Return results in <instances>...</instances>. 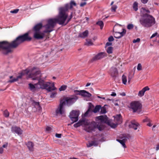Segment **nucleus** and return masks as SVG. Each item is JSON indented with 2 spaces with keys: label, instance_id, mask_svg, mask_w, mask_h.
I'll return each mask as SVG.
<instances>
[{
  "label": "nucleus",
  "instance_id": "nucleus-35",
  "mask_svg": "<svg viewBox=\"0 0 159 159\" xmlns=\"http://www.w3.org/2000/svg\"><path fill=\"white\" fill-rule=\"evenodd\" d=\"M72 17V12H71V14L68 18L66 22L64 24V25H66L70 20Z\"/></svg>",
  "mask_w": 159,
  "mask_h": 159
},
{
  "label": "nucleus",
  "instance_id": "nucleus-30",
  "mask_svg": "<svg viewBox=\"0 0 159 159\" xmlns=\"http://www.w3.org/2000/svg\"><path fill=\"white\" fill-rule=\"evenodd\" d=\"M96 24L100 26L101 29H102L104 26L103 22L102 21H98L97 22Z\"/></svg>",
  "mask_w": 159,
  "mask_h": 159
},
{
  "label": "nucleus",
  "instance_id": "nucleus-45",
  "mask_svg": "<svg viewBox=\"0 0 159 159\" xmlns=\"http://www.w3.org/2000/svg\"><path fill=\"white\" fill-rule=\"evenodd\" d=\"M91 111V109L90 108H89V109L84 114V116H87V115L88 114L89 112Z\"/></svg>",
  "mask_w": 159,
  "mask_h": 159
},
{
  "label": "nucleus",
  "instance_id": "nucleus-13",
  "mask_svg": "<svg viewBox=\"0 0 159 159\" xmlns=\"http://www.w3.org/2000/svg\"><path fill=\"white\" fill-rule=\"evenodd\" d=\"M11 130L12 132L15 133L18 135H21L22 134L23 131L20 128L16 126L12 127Z\"/></svg>",
  "mask_w": 159,
  "mask_h": 159
},
{
  "label": "nucleus",
  "instance_id": "nucleus-42",
  "mask_svg": "<svg viewBox=\"0 0 159 159\" xmlns=\"http://www.w3.org/2000/svg\"><path fill=\"white\" fill-rule=\"evenodd\" d=\"M100 112L102 114L106 113V108L104 107L101 108Z\"/></svg>",
  "mask_w": 159,
  "mask_h": 159
},
{
  "label": "nucleus",
  "instance_id": "nucleus-12",
  "mask_svg": "<svg viewBox=\"0 0 159 159\" xmlns=\"http://www.w3.org/2000/svg\"><path fill=\"white\" fill-rule=\"evenodd\" d=\"M109 73L112 77L115 78L118 75L117 69L114 67H111L109 70Z\"/></svg>",
  "mask_w": 159,
  "mask_h": 159
},
{
  "label": "nucleus",
  "instance_id": "nucleus-55",
  "mask_svg": "<svg viewBox=\"0 0 159 159\" xmlns=\"http://www.w3.org/2000/svg\"><path fill=\"white\" fill-rule=\"evenodd\" d=\"M124 137L125 138L129 139L130 138V136L129 134H125L124 135Z\"/></svg>",
  "mask_w": 159,
  "mask_h": 159
},
{
  "label": "nucleus",
  "instance_id": "nucleus-21",
  "mask_svg": "<svg viewBox=\"0 0 159 159\" xmlns=\"http://www.w3.org/2000/svg\"><path fill=\"white\" fill-rule=\"evenodd\" d=\"M88 31L87 30H86L85 31L79 34V37L83 38H85L87 36L88 34Z\"/></svg>",
  "mask_w": 159,
  "mask_h": 159
},
{
  "label": "nucleus",
  "instance_id": "nucleus-23",
  "mask_svg": "<svg viewBox=\"0 0 159 159\" xmlns=\"http://www.w3.org/2000/svg\"><path fill=\"white\" fill-rule=\"evenodd\" d=\"M95 128V126L92 125H90L88 126L86 130L88 132H90L92 131H94Z\"/></svg>",
  "mask_w": 159,
  "mask_h": 159
},
{
  "label": "nucleus",
  "instance_id": "nucleus-38",
  "mask_svg": "<svg viewBox=\"0 0 159 159\" xmlns=\"http://www.w3.org/2000/svg\"><path fill=\"white\" fill-rule=\"evenodd\" d=\"M116 140L119 142L123 146L124 148H125L126 147L125 144L124 143V142H123L122 140L119 139H117Z\"/></svg>",
  "mask_w": 159,
  "mask_h": 159
},
{
  "label": "nucleus",
  "instance_id": "nucleus-49",
  "mask_svg": "<svg viewBox=\"0 0 159 159\" xmlns=\"http://www.w3.org/2000/svg\"><path fill=\"white\" fill-rule=\"evenodd\" d=\"M46 130L47 131L50 132L52 130V128L50 127L47 126L46 128Z\"/></svg>",
  "mask_w": 159,
  "mask_h": 159
},
{
  "label": "nucleus",
  "instance_id": "nucleus-46",
  "mask_svg": "<svg viewBox=\"0 0 159 159\" xmlns=\"http://www.w3.org/2000/svg\"><path fill=\"white\" fill-rule=\"evenodd\" d=\"M114 40V38L112 36H110L108 39V40L110 42L113 41Z\"/></svg>",
  "mask_w": 159,
  "mask_h": 159
},
{
  "label": "nucleus",
  "instance_id": "nucleus-54",
  "mask_svg": "<svg viewBox=\"0 0 159 159\" xmlns=\"http://www.w3.org/2000/svg\"><path fill=\"white\" fill-rule=\"evenodd\" d=\"M141 1L142 3L145 4L148 2V0H141Z\"/></svg>",
  "mask_w": 159,
  "mask_h": 159
},
{
  "label": "nucleus",
  "instance_id": "nucleus-62",
  "mask_svg": "<svg viewBox=\"0 0 159 159\" xmlns=\"http://www.w3.org/2000/svg\"><path fill=\"white\" fill-rule=\"evenodd\" d=\"M111 96H115L116 95V93L114 92H112V93L111 94Z\"/></svg>",
  "mask_w": 159,
  "mask_h": 159
},
{
  "label": "nucleus",
  "instance_id": "nucleus-36",
  "mask_svg": "<svg viewBox=\"0 0 159 159\" xmlns=\"http://www.w3.org/2000/svg\"><path fill=\"white\" fill-rule=\"evenodd\" d=\"M82 91V90L80 91L78 90H74V93L76 95H81Z\"/></svg>",
  "mask_w": 159,
  "mask_h": 159
},
{
  "label": "nucleus",
  "instance_id": "nucleus-8",
  "mask_svg": "<svg viewBox=\"0 0 159 159\" xmlns=\"http://www.w3.org/2000/svg\"><path fill=\"white\" fill-rule=\"evenodd\" d=\"M79 114L80 112L78 111L73 110L70 113L69 117L71 121H72V124L77 121L78 120Z\"/></svg>",
  "mask_w": 159,
  "mask_h": 159
},
{
  "label": "nucleus",
  "instance_id": "nucleus-59",
  "mask_svg": "<svg viewBox=\"0 0 159 159\" xmlns=\"http://www.w3.org/2000/svg\"><path fill=\"white\" fill-rule=\"evenodd\" d=\"M156 41L158 43H159V34L156 37Z\"/></svg>",
  "mask_w": 159,
  "mask_h": 159
},
{
  "label": "nucleus",
  "instance_id": "nucleus-25",
  "mask_svg": "<svg viewBox=\"0 0 159 159\" xmlns=\"http://www.w3.org/2000/svg\"><path fill=\"white\" fill-rule=\"evenodd\" d=\"M69 4V9H72L74 6H76V3L74 0H71L70 2V4Z\"/></svg>",
  "mask_w": 159,
  "mask_h": 159
},
{
  "label": "nucleus",
  "instance_id": "nucleus-5",
  "mask_svg": "<svg viewBox=\"0 0 159 159\" xmlns=\"http://www.w3.org/2000/svg\"><path fill=\"white\" fill-rule=\"evenodd\" d=\"M69 9V4H66L64 7H61L59 9V12L57 18H53L55 22L57 23L60 25H64L68 16L66 13Z\"/></svg>",
  "mask_w": 159,
  "mask_h": 159
},
{
  "label": "nucleus",
  "instance_id": "nucleus-64",
  "mask_svg": "<svg viewBox=\"0 0 159 159\" xmlns=\"http://www.w3.org/2000/svg\"><path fill=\"white\" fill-rule=\"evenodd\" d=\"M121 95L123 96H125V93L124 92H122L121 93Z\"/></svg>",
  "mask_w": 159,
  "mask_h": 159
},
{
  "label": "nucleus",
  "instance_id": "nucleus-18",
  "mask_svg": "<svg viewBox=\"0 0 159 159\" xmlns=\"http://www.w3.org/2000/svg\"><path fill=\"white\" fill-rule=\"evenodd\" d=\"M149 90L150 88L148 86L143 88L141 91H140V97L143 96L144 95L145 92Z\"/></svg>",
  "mask_w": 159,
  "mask_h": 159
},
{
  "label": "nucleus",
  "instance_id": "nucleus-63",
  "mask_svg": "<svg viewBox=\"0 0 159 159\" xmlns=\"http://www.w3.org/2000/svg\"><path fill=\"white\" fill-rule=\"evenodd\" d=\"M91 84V83H88L86 85V87H88V86H89V85H90Z\"/></svg>",
  "mask_w": 159,
  "mask_h": 159
},
{
  "label": "nucleus",
  "instance_id": "nucleus-26",
  "mask_svg": "<svg viewBox=\"0 0 159 159\" xmlns=\"http://www.w3.org/2000/svg\"><path fill=\"white\" fill-rule=\"evenodd\" d=\"M27 145L30 150L32 151L33 150L34 144L32 142H28L27 144Z\"/></svg>",
  "mask_w": 159,
  "mask_h": 159
},
{
  "label": "nucleus",
  "instance_id": "nucleus-4",
  "mask_svg": "<svg viewBox=\"0 0 159 159\" xmlns=\"http://www.w3.org/2000/svg\"><path fill=\"white\" fill-rule=\"evenodd\" d=\"M78 99V97L76 96H72L70 97L64 98L60 101L59 106L56 110L57 115L59 114L62 115L64 113L65 110L63 106L66 104L67 106H70L74 103Z\"/></svg>",
  "mask_w": 159,
  "mask_h": 159
},
{
  "label": "nucleus",
  "instance_id": "nucleus-20",
  "mask_svg": "<svg viewBox=\"0 0 159 159\" xmlns=\"http://www.w3.org/2000/svg\"><path fill=\"white\" fill-rule=\"evenodd\" d=\"M115 120H116L117 123L120 124L122 122V116L120 114L117 115L115 117Z\"/></svg>",
  "mask_w": 159,
  "mask_h": 159
},
{
  "label": "nucleus",
  "instance_id": "nucleus-50",
  "mask_svg": "<svg viewBox=\"0 0 159 159\" xmlns=\"http://www.w3.org/2000/svg\"><path fill=\"white\" fill-rule=\"evenodd\" d=\"M56 137L58 138H61V134H56Z\"/></svg>",
  "mask_w": 159,
  "mask_h": 159
},
{
  "label": "nucleus",
  "instance_id": "nucleus-56",
  "mask_svg": "<svg viewBox=\"0 0 159 159\" xmlns=\"http://www.w3.org/2000/svg\"><path fill=\"white\" fill-rule=\"evenodd\" d=\"M7 145H8V143H6L5 144H3L2 145V148H6L7 147Z\"/></svg>",
  "mask_w": 159,
  "mask_h": 159
},
{
  "label": "nucleus",
  "instance_id": "nucleus-34",
  "mask_svg": "<svg viewBox=\"0 0 159 159\" xmlns=\"http://www.w3.org/2000/svg\"><path fill=\"white\" fill-rule=\"evenodd\" d=\"M67 87V86L66 85H63L61 86L59 88V90L61 91L65 90Z\"/></svg>",
  "mask_w": 159,
  "mask_h": 159
},
{
  "label": "nucleus",
  "instance_id": "nucleus-48",
  "mask_svg": "<svg viewBox=\"0 0 159 159\" xmlns=\"http://www.w3.org/2000/svg\"><path fill=\"white\" fill-rule=\"evenodd\" d=\"M158 35V33L157 32H156L155 33L153 34L152 36L150 38L152 39L154 37H155L156 36H157Z\"/></svg>",
  "mask_w": 159,
  "mask_h": 159
},
{
  "label": "nucleus",
  "instance_id": "nucleus-19",
  "mask_svg": "<svg viewBox=\"0 0 159 159\" xmlns=\"http://www.w3.org/2000/svg\"><path fill=\"white\" fill-rule=\"evenodd\" d=\"M81 96L84 97L89 98L92 96V95L89 92L84 90H82Z\"/></svg>",
  "mask_w": 159,
  "mask_h": 159
},
{
  "label": "nucleus",
  "instance_id": "nucleus-15",
  "mask_svg": "<svg viewBox=\"0 0 159 159\" xmlns=\"http://www.w3.org/2000/svg\"><path fill=\"white\" fill-rule=\"evenodd\" d=\"M43 27L41 23H39L36 25L33 28V30L34 32H40V30Z\"/></svg>",
  "mask_w": 159,
  "mask_h": 159
},
{
  "label": "nucleus",
  "instance_id": "nucleus-9",
  "mask_svg": "<svg viewBox=\"0 0 159 159\" xmlns=\"http://www.w3.org/2000/svg\"><path fill=\"white\" fill-rule=\"evenodd\" d=\"M107 56V54L105 52H101L95 56L92 59V61L100 60Z\"/></svg>",
  "mask_w": 159,
  "mask_h": 159
},
{
  "label": "nucleus",
  "instance_id": "nucleus-31",
  "mask_svg": "<svg viewBox=\"0 0 159 159\" xmlns=\"http://www.w3.org/2000/svg\"><path fill=\"white\" fill-rule=\"evenodd\" d=\"M113 48L112 47H109L107 49V52L108 54H111L112 53Z\"/></svg>",
  "mask_w": 159,
  "mask_h": 159
},
{
  "label": "nucleus",
  "instance_id": "nucleus-47",
  "mask_svg": "<svg viewBox=\"0 0 159 159\" xmlns=\"http://www.w3.org/2000/svg\"><path fill=\"white\" fill-rule=\"evenodd\" d=\"M57 93L56 92H53L51 93L50 97L51 98H53L55 97V96L56 95Z\"/></svg>",
  "mask_w": 159,
  "mask_h": 159
},
{
  "label": "nucleus",
  "instance_id": "nucleus-22",
  "mask_svg": "<svg viewBox=\"0 0 159 159\" xmlns=\"http://www.w3.org/2000/svg\"><path fill=\"white\" fill-rule=\"evenodd\" d=\"M85 124V121L84 120H80L79 121L76 123L74 124V126L75 128L78 127L80 125Z\"/></svg>",
  "mask_w": 159,
  "mask_h": 159
},
{
  "label": "nucleus",
  "instance_id": "nucleus-28",
  "mask_svg": "<svg viewBox=\"0 0 159 159\" xmlns=\"http://www.w3.org/2000/svg\"><path fill=\"white\" fill-rule=\"evenodd\" d=\"M101 108V106L100 105H97L96 106L94 109L93 111H92L93 112L96 113Z\"/></svg>",
  "mask_w": 159,
  "mask_h": 159
},
{
  "label": "nucleus",
  "instance_id": "nucleus-11",
  "mask_svg": "<svg viewBox=\"0 0 159 159\" xmlns=\"http://www.w3.org/2000/svg\"><path fill=\"white\" fill-rule=\"evenodd\" d=\"M45 33L41 32H34V37L37 39H42L45 36Z\"/></svg>",
  "mask_w": 159,
  "mask_h": 159
},
{
  "label": "nucleus",
  "instance_id": "nucleus-3",
  "mask_svg": "<svg viewBox=\"0 0 159 159\" xmlns=\"http://www.w3.org/2000/svg\"><path fill=\"white\" fill-rule=\"evenodd\" d=\"M140 15L141 16L140 22L143 26L150 27L155 23V18L149 14L150 11L147 8L142 7L140 10Z\"/></svg>",
  "mask_w": 159,
  "mask_h": 159
},
{
  "label": "nucleus",
  "instance_id": "nucleus-33",
  "mask_svg": "<svg viewBox=\"0 0 159 159\" xmlns=\"http://www.w3.org/2000/svg\"><path fill=\"white\" fill-rule=\"evenodd\" d=\"M122 81L123 83L125 84L127 82L126 77L124 75H123L122 76Z\"/></svg>",
  "mask_w": 159,
  "mask_h": 159
},
{
  "label": "nucleus",
  "instance_id": "nucleus-7",
  "mask_svg": "<svg viewBox=\"0 0 159 159\" xmlns=\"http://www.w3.org/2000/svg\"><path fill=\"white\" fill-rule=\"evenodd\" d=\"M30 71L28 69L23 70L20 73V75L17 76L16 78L12 79L13 78V76H10L9 78L10 80L8 81V83H12L17 81L19 79L21 78L23 75L25 74H28L29 73Z\"/></svg>",
  "mask_w": 159,
  "mask_h": 159
},
{
  "label": "nucleus",
  "instance_id": "nucleus-17",
  "mask_svg": "<svg viewBox=\"0 0 159 159\" xmlns=\"http://www.w3.org/2000/svg\"><path fill=\"white\" fill-rule=\"evenodd\" d=\"M108 117L106 116H101L96 117V119L100 120L102 122H106L107 120Z\"/></svg>",
  "mask_w": 159,
  "mask_h": 159
},
{
  "label": "nucleus",
  "instance_id": "nucleus-40",
  "mask_svg": "<svg viewBox=\"0 0 159 159\" xmlns=\"http://www.w3.org/2000/svg\"><path fill=\"white\" fill-rule=\"evenodd\" d=\"M97 127L98 129L100 131L102 130L104 128L103 126L101 125H97Z\"/></svg>",
  "mask_w": 159,
  "mask_h": 159
},
{
  "label": "nucleus",
  "instance_id": "nucleus-37",
  "mask_svg": "<svg viewBox=\"0 0 159 159\" xmlns=\"http://www.w3.org/2000/svg\"><path fill=\"white\" fill-rule=\"evenodd\" d=\"M4 115L5 117H8L9 115V113L7 110H6L3 112Z\"/></svg>",
  "mask_w": 159,
  "mask_h": 159
},
{
  "label": "nucleus",
  "instance_id": "nucleus-24",
  "mask_svg": "<svg viewBox=\"0 0 159 159\" xmlns=\"http://www.w3.org/2000/svg\"><path fill=\"white\" fill-rule=\"evenodd\" d=\"M129 128H133L135 130L137 129L138 125L134 122H131V124H129Z\"/></svg>",
  "mask_w": 159,
  "mask_h": 159
},
{
  "label": "nucleus",
  "instance_id": "nucleus-52",
  "mask_svg": "<svg viewBox=\"0 0 159 159\" xmlns=\"http://www.w3.org/2000/svg\"><path fill=\"white\" fill-rule=\"evenodd\" d=\"M139 42V38H137L136 39H134L133 41V42L134 43H135L137 42Z\"/></svg>",
  "mask_w": 159,
  "mask_h": 159
},
{
  "label": "nucleus",
  "instance_id": "nucleus-60",
  "mask_svg": "<svg viewBox=\"0 0 159 159\" xmlns=\"http://www.w3.org/2000/svg\"><path fill=\"white\" fill-rule=\"evenodd\" d=\"M150 120V119L147 118H146L143 120V122H145Z\"/></svg>",
  "mask_w": 159,
  "mask_h": 159
},
{
  "label": "nucleus",
  "instance_id": "nucleus-14",
  "mask_svg": "<svg viewBox=\"0 0 159 159\" xmlns=\"http://www.w3.org/2000/svg\"><path fill=\"white\" fill-rule=\"evenodd\" d=\"M123 31L121 32H116L114 34V37L116 39H120L124 36L126 34V30L125 29H122Z\"/></svg>",
  "mask_w": 159,
  "mask_h": 159
},
{
  "label": "nucleus",
  "instance_id": "nucleus-41",
  "mask_svg": "<svg viewBox=\"0 0 159 159\" xmlns=\"http://www.w3.org/2000/svg\"><path fill=\"white\" fill-rule=\"evenodd\" d=\"M117 8V7L116 5H113L111 7V9L112 11H113L114 12L115 11Z\"/></svg>",
  "mask_w": 159,
  "mask_h": 159
},
{
  "label": "nucleus",
  "instance_id": "nucleus-58",
  "mask_svg": "<svg viewBox=\"0 0 159 159\" xmlns=\"http://www.w3.org/2000/svg\"><path fill=\"white\" fill-rule=\"evenodd\" d=\"M3 152V149L2 148H0V154H2Z\"/></svg>",
  "mask_w": 159,
  "mask_h": 159
},
{
  "label": "nucleus",
  "instance_id": "nucleus-1",
  "mask_svg": "<svg viewBox=\"0 0 159 159\" xmlns=\"http://www.w3.org/2000/svg\"><path fill=\"white\" fill-rule=\"evenodd\" d=\"M29 70L30 74L29 75V77L32 78L33 80H39L38 83L34 85L31 83L29 84V89L31 91H34L37 88L46 89L48 92L56 89L53 83L50 85V82H45L43 80H39L41 78L40 72L38 70L37 68L34 67Z\"/></svg>",
  "mask_w": 159,
  "mask_h": 159
},
{
  "label": "nucleus",
  "instance_id": "nucleus-2",
  "mask_svg": "<svg viewBox=\"0 0 159 159\" xmlns=\"http://www.w3.org/2000/svg\"><path fill=\"white\" fill-rule=\"evenodd\" d=\"M32 39L28 32L18 36L11 43L6 41L0 42V52L4 55H6L12 52L11 48H15L22 43L29 42Z\"/></svg>",
  "mask_w": 159,
  "mask_h": 159
},
{
  "label": "nucleus",
  "instance_id": "nucleus-44",
  "mask_svg": "<svg viewBox=\"0 0 159 159\" xmlns=\"http://www.w3.org/2000/svg\"><path fill=\"white\" fill-rule=\"evenodd\" d=\"M117 124H115L114 123H112L110 125V126L112 128H115L117 127Z\"/></svg>",
  "mask_w": 159,
  "mask_h": 159
},
{
  "label": "nucleus",
  "instance_id": "nucleus-39",
  "mask_svg": "<svg viewBox=\"0 0 159 159\" xmlns=\"http://www.w3.org/2000/svg\"><path fill=\"white\" fill-rule=\"evenodd\" d=\"M134 26L132 24H129L127 26L128 29L130 30L134 28Z\"/></svg>",
  "mask_w": 159,
  "mask_h": 159
},
{
  "label": "nucleus",
  "instance_id": "nucleus-16",
  "mask_svg": "<svg viewBox=\"0 0 159 159\" xmlns=\"http://www.w3.org/2000/svg\"><path fill=\"white\" fill-rule=\"evenodd\" d=\"M32 104L36 109V111H40L41 110L42 108L40 105L39 102H36L34 101Z\"/></svg>",
  "mask_w": 159,
  "mask_h": 159
},
{
  "label": "nucleus",
  "instance_id": "nucleus-10",
  "mask_svg": "<svg viewBox=\"0 0 159 159\" xmlns=\"http://www.w3.org/2000/svg\"><path fill=\"white\" fill-rule=\"evenodd\" d=\"M139 107V101H134L132 102L130 104V108L133 110L134 112H135Z\"/></svg>",
  "mask_w": 159,
  "mask_h": 159
},
{
  "label": "nucleus",
  "instance_id": "nucleus-32",
  "mask_svg": "<svg viewBox=\"0 0 159 159\" xmlns=\"http://www.w3.org/2000/svg\"><path fill=\"white\" fill-rule=\"evenodd\" d=\"M96 142L95 141H92L91 142L89 143L88 144H87V146L88 147H91L93 145H96Z\"/></svg>",
  "mask_w": 159,
  "mask_h": 159
},
{
  "label": "nucleus",
  "instance_id": "nucleus-61",
  "mask_svg": "<svg viewBox=\"0 0 159 159\" xmlns=\"http://www.w3.org/2000/svg\"><path fill=\"white\" fill-rule=\"evenodd\" d=\"M147 126H148L151 127L152 125V124L151 122H149L147 124Z\"/></svg>",
  "mask_w": 159,
  "mask_h": 159
},
{
  "label": "nucleus",
  "instance_id": "nucleus-6",
  "mask_svg": "<svg viewBox=\"0 0 159 159\" xmlns=\"http://www.w3.org/2000/svg\"><path fill=\"white\" fill-rule=\"evenodd\" d=\"M56 23L53 19H50L48 20L47 23L43 26L45 28V30L43 32L48 33V35L50 34L49 33L53 30Z\"/></svg>",
  "mask_w": 159,
  "mask_h": 159
},
{
  "label": "nucleus",
  "instance_id": "nucleus-27",
  "mask_svg": "<svg viewBox=\"0 0 159 159\" xmlns=\"http://www.w3.org/2000/svg\"><path fill=\"white\" fill-rule=\"evenodd\" d=\"M93 43L92 41V40L90 39H86V42L85 43V45L88 46L93 45Z\"/></svg>",
  "mask_w": 159,
  "mask_h": 159
},
{
  "label": "nucleus",
  "instance_id": "nucleus-57",
  "mask_svg": "<svg viewBox=\"0 0 159 159\" xmlns=\"http://www.w3.org/2000/svg\"><path fill=\"white\" fill-rule=\"evenodd\" d=\"M155 149L156 151H157L159 150V144H157L156 145Z\"/></svg>",
  "mask_w": 159,
  "mask_h": 159
},
{
  "label": "nucleus",
  "instance_id": "nucleus-29",
  "mask_svg": "<svg viewBox=\"0 0 159 159\" xmlns=\"http://www.w3.org/2000/svg\"><path fill=\"white\" fill-rule=\"evenodd\" d=\"M138 3L136 2H135L133 5V7L134 10L136 11L138 10Z\"/></svg>",
  "mask_w": 159,
  "mask_h": 159
},
{
  "label": "nucleus",
  "instance_id": "nucleus-53",
  "mask_svg": "<svg viewBox=\"0 0 159 159\" xmlns=\"http://www.w3.org/2000/svg\"><path fill=\"white\" fill-rule=\"evenodd\" d=\"M112 43L110 42H107L106 44V46H108L111 45Z\"/></svg>",
  "mask_w": 159,
  "mask_h": 159
},
{
  "label": "nucleus",
  "instance_id": "nucleus-51",
  "mask_svg": "<svg viewBox=\"0 0 159 159\" xmlns=\"http://www.w3.org/2000/svg\"><path fill=\"white\" fill-rule=\"evenodd\" d=\"M86 2H82L80 4V6L81 7H83L86 5Z\"/></svg>",
  "mask_w": 159,
  "mask_h": 159
},
{
  "label": "nucleus",
  "instance_id": "nucleus-43",
  "mask_svg": "<svg viewBox=\"0 0 159 159\" xmlns=\"http://www.w3.org/2000/svg\"><path fill=\"white\" fill-rule=\"evenodd\" d=\"M19 11V9H15L11 11L10 12L12 13H16Z\"/></svg>",
  "mask_w": 159,
  "mask_h": 159
}]
</instances>
